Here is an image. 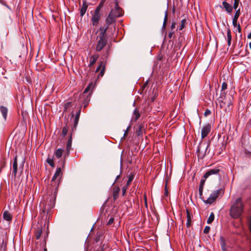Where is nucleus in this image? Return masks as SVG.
Segmentation results:
<instances>
[{"instance_id": "f257e3e1", "label": "nucleus", "mask_w": 251, "mask_h": 251, "mask_svg": "<svg viewBox=\"0 0 251 251\" xmlns=\"http://www.w3.org/2000/svg\"><path fill=\"white\" fill-rule=\"evenodd\" d=\"M62 176V168L57 167L51 179L50 186L47 188L46 199L42 201L40 204L41 214L42 218L46 217L49 218L51 210L54 207L56 197L58 192V187Z\"/></svg>"}, {"instance_id": "f03ea898", "label": "nucleus", "mask_w": 251, "mask_h": 251, "mask_svg": "<svg viewBox=\"0 0 251 251\" xmlns=\"http://www.w3.org/2000/svg\"><path fill=\"white\" fill-rule=\"evenodd\" d=\"M244 208V205L241 198H238L233 202L230 209V215L234 219L239 218L242 215Z\"/></svg>"}, {"instance_id": "7ed1b4c3", "label": "nucleus", "mask_w": 251, "mask_h": 251, "mask_svg": "<svg viewBox=\"0 0 251 251\" xmlns=\"http://www.w3.org/2000/svg\"><path fill=\"white\" fill-rule=\"evenodd\" d=\"M232 99L233 97L231 96L228 99L226 96L225 98H223V99H220L219 98L217 100L219 103L220 108H225V111L226 112L227 111H230L232 109Z\"/></svg>"}, {"instance_id": "20e7f679", "label": "nucleus", "mask_w": 251, "mask_h": 251, "mask_svg": "<svg viewBox=\"0 0 251 251\" xmlns=\"http://www.w3.org/2000/svg\"><path fill=\"white\" fill-rule=\"evenodd\" d=\"M224 193V190L222 188L216 190L212 192L209 197L206 200L202 199L203 202L206 204H211L220 195H223Z\"/></svg>"}, {"instance_id": "39448f33", "label": "nucleus", "mask_w": 251, "mask_h": 251, "mask_svg": "<svg viewBox=\"0 0 251 251\" xmlns=\"http://www.w3.org/2000/svg\"><path fill=\"white\" fill-rule=\"evenodd\" d=\"M97 44L96 47V50L100 51L107 43L106 37H97Z\"/></svg>"}, {"instance_id": "423d86ee", "label": "nucleus", "mask_w": 251, "mask_h": 251, "mask_svg": "<svg viewBox=\"0 0 251 251\" xmlns=\"http://www.w3.org/2000/svg\"><path fill=\"white\" fill-rule=\"evenodd\" d=\"M101 14L100 12L95 11L92 14L91 21L93 26H97L99 23V21L100 19Z\"/></svg>"}, {"instance_id": "0eeeda50", "label": "nucleus", "mask_w": 251, "mask_h": 251, "mask_svg": "<svg viewBox=\"0 0 251 251\" xmlns=\"http://www.w3.org/2000/svg\"><path fill=\"white\" fill-rule=\"evenodd\" d=\"M111 11L113 12V15L116 18L121 17L123 14V11L119 5L117 1L115 2V9H112Z\"/></svg>"}, {"instance_id": "6e6552de", "label": "nucleus", "mask_w": 251, "mask_h": 251, "mask_svg": "<svg viewBox=\"0 0 251 251\" xmlns=\"http://www.w3.org/2000/svg\"><path fill=\"white\" fill-rule=\"evenodd\" d=\"M105 70V63L103 61H100L99 66L97 68L95 73H97L100 71L98 77H102L103 76Z\"/></svg>"}, {"instance_id": "1a4fd4ad", "label": "nucleus", "mask_w": 251, "mask_h": 251, "mask_svg": "<svg viewBox=\"0 0 251 251\" xmlns=\"http://www.w3.org/2000/svg\"><path fill=\"white\" fill-rule=\"evenodd\" d=\"M12 176L15 178L18 173V159L17 155H16L14 158V161L12 165Z\"/></svg>"}, {"instance_id": "9d476101", "label": "nucleus", "mask_w": 251, "mask_h": 251, "mask_svg": "<svg viewBox=\"0 0 251 251\" xmlns=\"http://www.w3.org/2000/svg\"><path fill=\"white\" fill-rule=\"evenodd\" d=\"M211 126L209 124L204 125L201 129V138L203 139L206 137L210 132Z\"/></svg>"}, {"instance_id": "9b49d317", "label": "nucleus", "mask_w": 251, "mask_h": 251, "mask_svg": "<svg viewBox=\"0 0 251 251\" xmlns=\"http://www.w3.org/2000/svg\"><path fill=\"white\" fill-rule=\"evenodd\" d=\"M116 18L113 15V12L110 11L105 20L106 25L109 27L110 25L114 24L116 21Z\"/></svg>"}, {"instance_id": "f8f14e48", "label": "nucleus", "mask_w": 251, "mask_h": 251, "mask_svg": "<svg viewBox=\"0 0 251 251\" xmlns=\"http://www.w3.org/2000/svg\"><path fill=\"white\" fill-rule=\"evenodd\" d=\"M220 171L221 170L219 168V167H216L215 168L210 169L205 173V174L203 175L204 177L205 178H207L209 176L211 175H218L219 174Z\"/></svg>"}, {"instance_id": "ddd939ff", "label": "nucleus", "mask_w": 251, "mask_h": 251, "mask_svg": "<svg viewBox=\"0 0 251 251\" xmlns=\"http://www.w3.org/2000/svg\"><path fill=\"white\" fill-rule=\"evenodd\" d=\"M80 111H81V107H79L78 111L76 112V113L75 114V118L74 119V125L72 127V130L73 132L75 130L76 127L77 126V124H78V123L79 121V119Z\"/></svg>"}, {"instance_id": "4468645a", "label": "nucleus", "mask_w": 251, "mask_h": 251, "mask_svg": "<svg viewBox=\"0 0 251 251\" xmlns=\"http://www.w3.org/2000/svg\"><path fill=\"white\" fill-rule=\"evenodd\" d=\"M221 7L224 9L228 13H231L233 11V7L232 6L227 2L226 0H224L222 2V6Z\"/></svg>"}, {"instance_id": "2eb2a0df", "label": "nucleus", "mask_w": 251, "mask_h": 251, "mask_svg": "<svg viewBox=\"0 0 251 251\" xmlns=\"http://www.w3.org/2000/svg\"><path fill=\"white\" fill-rule=\"evenodd\" d=\"M206 178H205L204 177V176H202V178H201L200 185L199 187V195L201 199H202V192H203V187L205 182Z\"/></svg>"}, {"instance_id": "dca6fc26", "label": "nucleus", "mask_w": 251, "mask_h": 251, "mask_svg": "<svg viewBox=\"0 0 251 251\" xmlns=\"http://www.w3.org/2000/svg\"><path fill=\"white\" fill-rule=\"evenodd\" d=\"M227 83L226 82H223L222 85L221 93H220V95L219 97V98L220 99H223V98H225L226 93L225 92V90H226L227 89Z\"/></svg>"}, {"instance_id": "f3484780", "label": "nucleus", "mask_w": 251, "mask_h": 251, "mask_svg": "<svg viewBox=\"0 0 251 251\" xmlns=\"http://www.w3.org/2000/svg\"><path fill=\"white\" fill-rule=\"evenodd\" d=\"M94 86L95 85L92 82L90 83L84 90L83 92L84 94H87L88 92H90V93L88 94V96L90 97V95L91 94L93 90Z\"/></svg>"}, {"instance_id": "a211bd4d", "label": "nucleus", "mask_w": 251, "mask_h": 251, "mask_svg": "<svg viewBox=\"0 0 251 251\" xmlns=\"http://www.w3.org/2000/svg\"><path fill=\"white\" fill-rule=\"evenodd\" d=\"M99 57V55L97 54L92 55L90 58V63L88 65V67H91L96 62Z\"/></svg>"}, {"instance_id": "6ab92c4d", "label": "nucleus", "mask_w": 251, "mask_h": 251, "mask_svg": "<svg viewBox=\"0 0 251 251\" xmlns=\"http://www.w3.org/2000/svg\"><path fill=\"white\" fill-rule=\"evenodd\" d=\"M3 218L5 220L10 222L12 219V215L9 211H5L3 213Z\"/></svg>"}, {"instance_id": "aec40b11", "label": "nucleus", "mask_w": 251, "mask_h": 251, "mask_svg": "<svg viewBox=\"0 0 251 251\" xmlns=\"http://www.w3.org/2000/svg\"><path fill=\"white\" fill-rule=\"evenodd\" d=\"M0 111L2 114L4 120L6 121L7 119L8 109L7 108V107L4 106H1L0 107Z\"/></svg>"}, {"instance_id": "412c9836", "label": "nucleus", "mask_w": 251, "mask_h": 251, "mask_svg": "<svg viewBox=\"0 0 251 251\" xmlns=\"http://www.w3.org/2000/svg\"><path fill=\"white\" fill-rule=\"evenodd\" d=\"M108 28L109 27L107 25L106 27H100L99 29L100 32L98 36L106 37V32Z\"/></svg>"}, {"instance_id": "4be33fe9", "label": "nucleus", "mask_w": 251, "mask_h": 251, "mask_svg": "<svg viewBox=\"0 0 251 251\" xmlns=\"http://www.w3.org/2000/svg\"><path fill=\"white\" fill-rule=\"evenodd\" d=\"M186 213H187L186 226L187 227H189L191 226L192 215L188 209L186 210Z\"/></svg>"}, {"instance_id": "5701e85b", "label": "nucleus", "mask_w": 251, "mask_h": 251, "mask_svg": "<svg viewBox=\"0 0 251 251\" xmlns=\"http://www.w3.org/2000/svg\"><path fill=\"white\" fill-rule=\"evenodd\" d=\"M88 5L85 1L83 2L82 6L80 9V16L82 17L85 14L87 10Z\"/></svg>"}, {"instance_id": "b1692460", "label": "nucleus", "mask_w": 251, "mask_h": 251, "mask_svg": "<svg viewBox=\"0 0 251 251\" xmlns=\"http://www.w3.org/2000/svg\"><path fill=\"white\" fill-rule=\"evenodd\" d=\"M144 126L143 125H139L136 129V134L137 136H141L143 133Z\"/></svg>"}, {"instance_id": "393cba45", "label": "nucleus", "mask_w": 251, "mask_h": 251, "mask_svg": "<svg viewBox=\"0 0 251 251\" xmlns=\"http://www.w3.org/2000/svg\"><path fill=\"white\" fill-rule=\"evenodd\" d=\"M120 191V189L119 187H115L114 188L113 191V196L114 200H116L118 198Z\"/></svg>"}, {"instance_id": "a878e982", "label": "nucleus", "mask_w": 251, "mask_h": 251, "mask_svg": "<svg viewBox=\"0 0 251 251\" xmlns=\"http://www.w3.org/2000/svg\"><path fill=\"white\" fill-rule=\"evenodd\" d=\"M140 117V113L139 112V109L138 108L135 109L133 112V120L136 122L139 119Z\"/></svg>"}, {"instance_id": "bb28decb", "label": "nucleus", "mask_w": 251, "mask_h": 251, "mask_svg": "<svg viewBox=\"0 0 251 251\" xmlns=\"http://www.w3.org/2000/svg\"><path fill=\"white\" fill-rule=\"evenodd\" d=\"M231 39L232 36L231 34V31L230 28H228L227 30V45L228 47H229L231 45Z\"/></svg>"}, {"instance_id": "cd10ccee", "label": "nucleus", "mask_w": 251, "mask_h": 251, "mask_svg": "<svg viewBox=\"0 0 251 251\" xmlns=\"http://www.w3.org/2000/svg\"><path fill=\"white\" fill-rule=\"evenodd\" d=\"M72 143V135L71 134L70 138L67 142V146H66V150L68 152V153H69L70 150L71 148Z\"/></svg>"}, {"instance_id": "c85d7f7f", "label": "nucleus", "mask_w": 251, "mask_h": 251, "mask_svg": "<svg viewBox=\"0 0 251 251\" xmlns=\"http://www.w3.org/2000/svg\"><path fill=\"white\" fill-rule=\"evenodd\" d=\"M42 229L40 227H38L35 232V236L36 237V239L38 240L42 234Z\"/></svg>"}, {"instance_id": "c756f323", "label": "nucleus", "mask_w": 251, "mask_h": 251, "mask_svg": "<svg viewBox=\"0 0 251 251\" xmlns=\"http://www.w3.org/2000/svg\"><path fill=\"white\" fill-rule=\"evenodd\" d=\"M63 151V150L62 149H58L57 150H56L54 153L56 157H57V158H60L62 155Z\"/></svg>"}, {"instance_id": "7c9ffc66", "label": "nucleus", "mask_w": 251, "mask_h": 251, "mask_svg": "<svg viewBox=\"0 0 251 251\" xmlns=\"http://www.w3.org/2000/svg\"><path fill=\"white\" fill-rule=\"evenodd\" d=\"M134 178V175L131 173L128 176V180L127 181V183L126 184V185L129 186V185L131 184V182L133 180Z\"/></svg>"}, {"instance_id": "2f4dec72", "label": "nucleus", "mask_w": 251, "mask_h": 251, "mask_svg": "<svg viewBox=\"0 0 251 251\" xmlns=\"http://www.w3.org/2000/svg\"><path fill=\"white\" fill-rule=\"evenodd\" d=\"M73 106L72 102H67L64 105V111L66 112L67 110Z\"/></svg>"}, {"instance_id": "473e14b6", "label": "nucleus", "mask_w": 251, "mask_h": 251, "mask_svg": "<svg viewBox=\"0 0 251 251\" xmlns=\"http://www.w3.org/2000/svg\"><path fill=\"white\" fill-rule=\"evenodd\" d=\"M214 217L215 216L214 213L213 212L211 213V214L209 215V217L207 219V223L208 224H210L211 223H212L214 220Z\"/></svg>"}, {"instance_id": "72a5a7b5", "label": "nucleus", "mask_w": 251, "mask_h": 251, "mask_svg": "<svg viewBox=\"0 0 251 251\" xmlns=\"http://www.w3.org/2000/svg\"><path fill=\"white\" fill-rule=\"evenodd\" d=\"M221 248H224L226 246V241L224 237L221 236L220 238Z\"/></svg>"}, {"instance_id": "f704fd0d", "label": "nucleus", "mask_w": 251, "mask_h": 251, "mask_svg": "<svg viewBox=\"0 0 251 251\" xmlns=\"http://www.w3.org/2000/svg\"><path fill=\"white\" fill-rule=\"evenodd\" d=\"M105 0H101L98 5V6L96 8L95 11L100 12V10L101 8L102 7Z\"/></svg>"}, {"instance_id": "c9c22d12", "label": "nucleus", "mask_w": 251, "mask_h": 251, "mask_svg": "<svg viewBox=\"0 0 251 251\" xmlns=\"http://www.w3.org/2000/svg\"><path fill=\"white\" fill-rule=\"evenodd\" d=\"M47 162L51 167H54V163L53 158L48 157L47 159Z\"/></svg>"}, {"instance_id": "e433bc0d", "label": "nucleus", "mask_w": 251, "mask_h": 251, "mask_svg": "<svg viewBox=\"0 0 251 251\" xmlns=\"http://www.w3.org/2000/svg\"><path fill=\"white\" fill-rule=\"evenodd\" d=\"M168 20V12L167 11L165 12V17L164 19V22L163 24V28H165Z\"/></svg>"}, {"instance_id": "4c0bfd02", "label": "nucleus", "mask_w": 251, "mask_h": 251, "mask_svg": "<svg viewBox=\"0 0 251 251\" xmlns=\"http://www.w3.org/2000/svg\"><path fill=\"white\" fill-rule=\"evenodd\" d=\"M240 9H236V11H235V13L234 15V16L233 17V19H238L239 17L240 16Z\"/></svg>"}, {"instance_id": "58836bf2", "label": "nucleus", "mask_w": 251, "mask_h": 251, "mask_svg": "<svg viewBox=\"0 0 251 251\" xmlns=\"http://www.w3.org/2000/svg\"><path fill=\"white\" fill-rule=\"evenodd\" d=\"M186 23V19H183L182 20H181V23H180V25L179 27V30H181L184 28Z\"/></svg>"}, {"instance_id": "ea45409f", "label": "nucleus", "mask_w": 251, "mask_h": 251, "mask_svg": "<svg viewBox=\"0 0 251 251\" xmlns=\"http://www.w3.org/2000/svg\"><path fill=\"white\" fill-rule=\"evenodd\" d=\"M240 2V0H234L233 9L234 8L235 10H236L239 6V3Z\"/></svg>"}, {"instance_id": "a19ab883", "label": "nucleus", "mask_w": 251, "mask_h": 251, "mask_svg": "<svg viewBox=\"0 0 251 251\" xmlns=\"http://www.w3.org/2000/svg\"><path fill=\"white\" fill-rule=\"evenodd\" d=\"M68 128L67 126H64L63 127L62 133L63 137H65L67 135V134L68 133Z\"/></svg>"}, {"instance_id": "79ce46f5", "label": "nucleus", "mask_w": 251, "mask_h": 251, "mask_svg": "<svg viewBox=\"0 0 251 251\" xmlns=\"http://www.w3.org/2000/svg\"><path fill=\"white\" fill-rule=\"evenodd\" d=\"M0 172H1V170L4 168L6 166V161L5 159H3L2 160H1L0 161Z\"/></svg>"}, {"instance_id": "37998d69", "label": "nucleus", "mask_w": 251, "mask_h": 251, "mask_svg": "<svg viewBox=\"0 0 251 251\" xmlns=\"http://www.w3.org/2000/svg\"><path fill=\"white\" fill-rule=\"evenodd\" d=\"M197 153L198 154V156L199 158H202L204 155L201 154L200 152V147L198 146L197 150Z\"/></svg>"}, {"instance_id": "c03bdc74", "label": "nucleus", "mask_w": 251, "mask_h": 251, "mask_svg": "<svg viewBox=\"0 0 251 251\" xmlns=\"http://www.w3.org/2000/svg\"><path fill=\"white\" fill-rule=\"evenodd\" d=\"M128 187V186H127V185H125V186L122 188V194H123V196H124V195L126 194V190H127V189Z\"/></svg>"}, {"instance_id": "a18cd8bd", "label": "nucleus", "mask_w": 251, "mask_h": 251, "mask_svg": "<svg viewBox=\"0 0 251 251\" xmlns=\"http://www.w3.org/2000/svg\"><path fill=\"white\" fill-rule=\"evenodd\" d=\"M210 229V227L209 226H205L203 230L204 233H205V234L208 233L209 232Z\"/></svg>"}, {"instance_id": "49530a36", "label": "nucleus", "mask_w": 251, "mask_h": 251, "mask_svg": "<svg viewBox=\"0 0 251 251\" xmlns=\"http://www.w3.org/2000/svg\"><path fill=\"white\" fill-rule=\"evenodd\" d=\"M211 114V111L209 109H206L204 113V116L206 117Z\"/></svg>"}, {"instance_id": "de8ad7c7", "label": "nucleus", "mask_w": 251, "mask_h": 251, "mask_svg": "<svg viewBox=\"0 0 251 251\" xmlns=\"http://www.w3.org/2000/svg\"><path fill=\"white\" fill-rule=\"evenodd\" d=\"M237 19H232V24H233V25L234 26V27H236V26H238V25H237Z\"/></svg>"}, {"instance_id": "09e8293b", "label": "nucleus", "mask_w": 251, "mask_h": 251, "mask_svg": "<svg viewBox=\"0 0 251 251\" xmlns=\"http://www.w3.org/2000/svg\"><path fill=\"white\" fill-rule=\"evenodd\" d=\"M5 72L6 71L4 70V69L1 67H0V74L3 75L5 74Z\"/></svg>"}, {"instance_id": "8fccbe9b", "label": "nucleus", "mask_w": 251, "mask_h": 251, "mask_svg": "<svg viewBox=\"0 0 251 251\" xmlns=\"http://www.w3.org/2000/svg\"><path fill=\"white\" fill-rule=\"evenodd\" d=\"M168 194H169V192L167 189V184H166L165 188L164 195L167 197L168 196Z\"/></svg>"}, {"instance_id": "3c124183", "label": "nucleus", "mask_w": 251, "mask_h": 251, "mask_svg": "<svg viewBox=\"0 0 251 251\" xmlns=\"http://www.w3.org/2000/svg\"><path fill=\"white\" fill-rule=\"evenodd\" d=\"M176 23L175 22H173L171 24V29L172 30H173V29H174L176 27Z\"/></svg>"}, {"instance_id": "603ef678", "label": "nucleus", "mask_w": 251, "mask_h": 251, "mask_svg": "<svg viewBox=\"0 0 251 251\" xmlns=\"http://www.w3.org/2000/svg\"><path fill=\"white\" fill-rule=\"evenodd\" d=\"M144 198L145 206L147 207V206H148L147 198V196H146V195L145 194L144 195Z\"/></svg>"}, {"instance_id": "864d4df0", "label": "nucleus", "mask_w": 251, "mask_h": 251, "mask_svg": "<svg viewBox=\"0 0 251 251\" xmlns=\"http://www.w3.org/2000/svg\"><path fill=\"white\" fill-rule=\"evenodd\" d=\"M114 222V218H111L108 222V225H111Z\"/></svg>"}, {"instance_id": "5fc2aeb1", "label": "nucleus", "mask_w": 251, "mask_h": 251, "mask_svg": "<svg viewBox=\"0 0 251 251\" xmlns=\"http://www.w3.org/2000/svg\"><path fill=\"white\" fill-rule=\"evenodd\" d=\"M129 128H130V126H128L126 130L125 131L123 138L125 137L127 135L128 131Z\"/></svg>"}, {"instance_id": "6e6d98bb", "label": "nucleus", "mask_w": 251, "mask_h": 251, "mask_svg": "<svg viewBox=\"0 0 251 251\" xmlns=\"http://www.w3.org/2000/svg\"><path fill=\"white\" fill-rule=\"evenodd\" d=\"M237 30H238V31L239 33H241V26H240L239 24L238 25Z\"/></svg>"}, {"instance_id": "4d7b16f0", "label": "nucleus", "mask_w": 251, "mask_h": 251, "mask_svg": "<svg viewBox=\"0 0 251 251\" xmlns=\"http://www.w3.org/2000/svg\"><path fill=\"white\" fill-rule=\"evenodd\" d=\"M174 32H173V31H172V32H170L169 33V35H168L169 37L170 38H172V36H173V35L174 34Z\"/></svg>"}, {"instance_id": "13d9d810", "label": "nucleus", "mask_w": 251, "mask_h": 251, "mask_svg": "<svg viewBox=\"0 0 251 251\" xmlns=\"http://www.w3.org/2000/svg\"><path fill=\"white\" fill-rule=\"evenodd\" d=\"M24 163H25V160H24L22 163V164H21L20 165V168H21L22 169H23V167H24Z\"/></svg>"}, {"instance_id": "bf43d9fd", "label": "nucleus", "mask_w": 251, "mask_h": 251, "mask_svg": "<svg viewBox=\"0 0 251 251\" xmlns=\"http://www.w3.org/2000/svg\"><path fill=\"white\" fill-rule=\"evenodd\" d=\"M148 81H147L143 85V89L145 88L148 85Z\"/></svg>"}, {"instance_id": "052dcab7", "label": "nucleus", "mask_w": 251, "mask_h": 251, "mask_svg": "<svg viewBox=\"0 0 251 251\" xmlns=\"http://www.w3.org/2000/svg\"><path fill=\"white\" fill-rule=\"evenodd\" d=\"M61 165H62V168H63L64 167V165H65V160H63L61 161Z\"/></svg>"}, {"instance_id": "680f3d73", "label": "nucleus", "mask_w": 251, "mask_h": 251, "mask_svg": "<svg viewBox=\"0 0 251 251\" xmlns=\"http://www.w3.org/2000/svg\"><path fill=\"white\" fill-rule=\"evenodd\" d=\"M120 175H118L117 176H116V180H115V182L117 181L118 179L120 178Z\"/></svg>"}, {"instance_id": "e2e57ef3", "label": "nucleus", "mask_w": 251, "mask_h": 251, "mask_svg": "<svg viewBox=\"0 0 251 251\" xmlns=\"http://www.w3.org/2000/svg\"><path fill=\"white\" fill-rule=\"evenodd\" d=\"M248 38L251 39V32L248 35Z\"/></svg>"}, {"instance_id": "0e129e2a", "label": "nucleus", "mask_w": 251, "mask_h": 251, "mask_svg": "<svg viewBox=\"0 0 251 251\" xmlns=\"http://www.w3.org/2000/svg\"><path fill=\"white\" fill-rule=\"evenodd\" d=\"M222 251H227V250L226 249V246L224 248H222Z\"/></svg>"}, {"instance_id": "69168bd1", "label": "nucleus", "mask_w": 251, "mask_h": 251, "mask_svg": "<svg viewBox=\"0 0 251 251\" xmlns=\"http://www.w3.org/2000/svg\"><path fill=\"white\" fill-rule=\"evenodd\" d=\"M87 104V103H85L84 105V107H86Z\"/></svg>"}, {"instance_id": "338daca9", "label": "nucleus", "mask_w": 251, "mask_h": 251, "mask_svg": "<svg viewBox=\"0 0 251 251\" xmlns=\"http://www.w3.org/2000/svg\"><path fill=\"white\" fill-rule=\"evenodd\" d=\"M250 48H251V42H250Z\"/></svg>"}, {"instance_id": "774afa93", "label": "nucleus", "mask_w": 251, "mask_h": 251, "mask_svg": "<svg viewBox=\"0 0 251 251\" xmlns=\"http://www.w3.org/2000/svg\"><path fill=\"white\" fill-rule=\"evenodd\" d=\"M44 251H47V249L45 248V249H44Z\"/></svg>"}]
</instances>
